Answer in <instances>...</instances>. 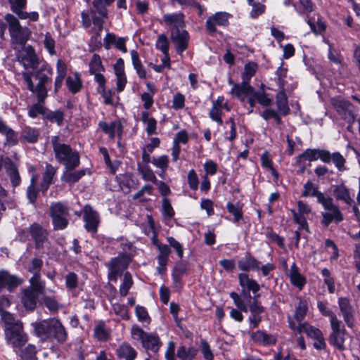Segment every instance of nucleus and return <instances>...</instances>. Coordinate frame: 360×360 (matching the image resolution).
I'll return each instance as SVG.
<instances>
[{
	"label": "nucleus",
	"mask_w": 360,
	"mask_h": 360,
	"mask_svg": "<svg viewBox=\"0 0 360 360\" xmlns=\"http://www.w3.org/2000/svg\"><path fill=\"white\" fill-rule=\"evenodd\" d=\"M1 319L4 323V335L6 344L15 351L25 347L28 335L24 330L22 321L8 311H3Z\"/></svg>",
	"instance_id": "1"
},
{
	"label": "nucleus",
	"mask_w": 360,
	"mask_h": 360,
	"mask_svg": "<svg viewBox=\"0 0 360 360\" xmlns=\"http://www.w3.org/2000/svg\"><path fill=\"white\" fill-rule=\"evenodd\" d=\"M115 0H94L92 7L88 11H82L81 13L82 23L84 27H89L93 23V30L97 33L103 28V24L108 18L107 6H110Z\"/></svg>",
	"instance_id": "2"
},
{
	"label": "nucleus",
	"mask_w": 360,
	"mask_h": 360,
	"mask_svg": "<svg viewBox=\"0 0 360 360\" xmlns=\"http://www.w3.org/2000/svg\"><path fill=\"white\" fill-rule=\"evenodd\" d=\"M34 334L43 340L54 338L59 342H65L67 333L61 323L56 319H49L32 323Z\"/></svg>",
	"instance_id": "3"
},
{
	"label": "nucleus",
	"mask_w": 360,
	"mask_h": 360,
	"mask_svg": "<svg viewBox=\"0 0 360 360\" xmlns=\"http://www.w3.org/2000/svg\"><path fill=\"white\" fill-rule=\"evenodd\" d=\"M56 160L65 165L66 169H74L79 166V155L71 147L60 141V137L53 136L51 139Z\"/></svg>",
	"instance_id": "4"
},
{
	"label": "nucleus",
	"mask_w": 360,
	"mask_h": 360,
	"mask_svg": "<svg viewBox=\"0 0 360 360\" xmlns=\"http://www.w3.org/2000/svg\"><path fill=\"white\" fill-rule=\"evenodd\" d=\"M4 18L8 24L13 48L15 50H20L25 47L31 37V30L27 27L22 26L18 19L13 14L7 13Z\"/></svg>",
	"instance_id": "5"
},
{
	"label": "nucleus",
	"mask_w": 360,
	"mask_h": 360,
	"mask_svg": "<svg viewBox=\"0 0 360 360\" xmlns=\"http://www.w3.org/2000/svg\"><path fill=\"white\" fill-rule=\"evenodd\" d=\"M130 333L131 338L134 340L140 341L143 347L147 350L157 352L162 345L157 334L146 333L136 324L131 326Z\"/></svg>",
	"instance_id": "6"
},
{
	"label": "nucleus",
	"mask_w": 360,
	"mask_h": 360,
	"mask_svg": "<svg viewBox=\"0 0 360 360\" xmlns=\"http://www.w3.org/2000/svg\"><path fill=\"white\" fill-rule=\"evenodd\" d=\"M131 260V255L128 253L120 254L117 257L112 258L108 264V279L116 282L117 278L122 276L124 271L128 267Z\"/></svg>",
	"instance_id": "7"
},
{
	"label": "nucleus",
	"mask_w": 360,
	"mask_h": 360,
	"mask_svg": "<svg viewBox=\"0 0 360 360\" xmlns=\"http://www.w3.org/2000/svg\"><path fill=\"white\" fill-rule=\"evenodd\" d=\"M53 69L48 65L44 64L36 73V79L38 82L36 86V94L37 101L44 102L47 97L46 84L51 80Z\"/></svg>",
	"instance_id": "8"
},
{
	"label": "nucleus",
	"mask_w": 360,
	"mask_h": 360,
	"mask_svg": "<svg viewBox=\"0 0 360 360\" xmlns=\"http://www.w3.org/2000/svg\"><path fill=\"white\" fill-rule=\"evenodd\" d=\"M49 210L54 229H65L68 224V208L61 202H54L50 205Z\"/></svg>",
	"instance_id": "9"
},
{
	"label": "nucleus",
	"mask_w": 360,
	"mask_h": 360,
	"mask_svg": "<svg viewBox=\"0 0 360 360\" xmlns=\"http://www.w3.org/2000/svg\"><path fill=\"white\" fill-rule=\"evenodd\" d=\"M321 205L326 210L321 212L323 217L321 223L325 227H328L333 221L339 223L343 220V216L339 207L334 204L333 198L330 196Z\"/></svg>",
	"instance_id": "10"
},
{
	"label": "nucleus",
	"mask_w": 360,
	"mask_h": 360,
	"mask_svg": "<svg viewBox=\"0 0 360 360\" xmlns=\"http://www.w3.org/2000/svg\"><path fill=\"white\" fill-rule=\"evenodd\" d=\"M332 333L329 337V342L340 350L345 349L346 330L342 321L339 319H333L330 323Z\"/></svg>",
	"instance_id": "11"
},
{
	"label": "nucleus",
	"mask_w": 360,
	"mask_h": 360,
	"mask_svg": "<svg viewBox=\"0 0 360 360\" xmlns=\"http://www.w3.org/2000/svg\"><path fill=\"white\" fill-rule=\"evenodd\" d=\"M294 221L299 225V229H304L309 232V224L307 217L311 212V207L302 200L297 202V211L291 210Z\"/></svg>",
	"instance_id": "12"
},
{
	"label": "nucleus",
	"mask_w": 360,
	"mask_h": 360,
	"mask_svg": "<svg viewBox=\"0 0 360 360\" xmlns=\"http://www.w3.org/2000/svg\"><path fill=\"white\" fill-rule=\"evenodd\" d=\"M331 103L338 115L348 123H353L354 117L352 105L344 99L337 97L331 100Z\"/></svg>",
	"instance_id": "13"
},
{
	"label": "nucleus",
	"mask_w": 360,
	"mask_h": 360,
	"mask_svg": "<svg viewBox=\"0 0 360 360\" xmlns=\"http://www.w3.org/2000/svg\"><path fill=\"white\" fill-rule=\"evenodd\" d=\"M83 219L85 222L84 227L88 232L95 233L97 231L100 223V217L98 212L91 206L86 205L83 208Z\"/></svg>",
	"instance_id": "14"
},
{
	"label": "nucleus",
	"mask_w": 360,
	"mask_h": 360,
	"mask_svg": "<svg viewBox=\"0 0 360 360\" xmlns=\"http://www.w3.org/2000/svg\"><path fill=\"white\" fill-rule=\"evenodd\" d=\"M288 324L290 329L300 333H304L312 339L320 338L323 335L322 332L317 328H315L307 323H296L293 319L288 318Z\"/></svg>",
	"instance_id": "15"
},
{
	"label": "nucleus",
	"mask_w": 360,
	"mask_h": 360,
	"mask_svg": "<svg viewBox=\"0 0 360 360\" xmlns=\"http://www.w3.org/2000/svg\"><path fill=\"white\" fill-rule=\"evenodd\" d=\"M288 324L290 329L300 333H304L312 339L320 338L323 335L322 332L317 328H315L307 323H296L293 319L288 318Z\"/></svg>",
	"instance_id": "16"
},
{
	"label": "nucleus",
	"mask_w": 360,
	"mask_h": 360,
	"mask_svg": "<svg viewBox=\"0 0 360 360\" xmlns=\"http://www.w3.org/2000/svg\"><path fill=\"white\" fill-rule=\"evenodd\" d=\"M171 39L178 53H182L188 48L189 35L184 28L172 30Z\"/></svg>",
	"instance_id": "17"
},
{
	"label": "nucleus",
	"mask_w": 360,
	"mask_h": 360,
	"mask_svg": "<svg viewBox=\"0 0 360 360\" xmlns=\"http://www.w3.org/2000/svg\"><path fill=\"white\" fill-rule=\"evenodd\" d=\"M22 53L18 56V61L25 69L35 68L38 65V58L34 49L31 46L22 48Z\"/></svg>",
	"instance_id": "18"
},
{
	"label": "nucleus",
	"mask_w": 360,
	"mask_h": 360,
	"mask_svg": "<svg viewBox=\"0 0 360 360\" xmlns=\"http://www.w3.org/2000/svg\"><path fill=\"white\" fill-rule=\"evenodd\" d=\"M230 15L226 12H217L209 17L205 22L207 32L214 33L217 32V26H226L229 24Z\"/></svg>",
	"instance_id": "19"
},
{
	"label": "nucleus",
	"mask_w": 360,
	"mask_h": 360,
	"mask_svg": "<svg viewBox=\"0 0 360 360\" xmlns=\"http://www.w3.org/2000/svg\"><path fill=\"white\" fill-rule=\"evenodd\" d=\"M100 129L108 136L109 139L113 140L117 135L121 139L123 133V126L120 121H112L108 123L105 121L98 122Z\"/></svg>",
	"instance_id": "20"
},
{
	"label": "nucleus",
	"mask_w": 360,
	"mask_h": 360,
	"mask_svg": "<svg viewBox=\"0 0 360 360\" xmlns=\"http://www.w3.org/2000/svg\"><path fill=\"white\" fill-rule=\"evenodd\" d=\"M338 305L345 323L348 327L352 328L354 322V309L350 300L347 297H340Z\"/></svg>",
	"instance_id": "21"
},
{
	"label": "nucleus",
	"mask_w": 360,
	"mask_h": 360,
	"mask_svg": "<svg viewBox=\"0 0 360 360\" xmlns=\"http://www.w3.org/2000/svg\"><path fill=\"white\" fill-rule=\"evenodd\" d=\"M21 283L20 278L10 274L6 271H0V292L4 288L11 292Z\"/></svg>",
	"instance_id": "22"
},
{
	"label": "nucleus",
	"mask_w": 360,
	"mask_h": 360,
	"mask_svg": "<svg viewBox=\"0 0 360 360\" xmlns=\"http://www.w3.org/2000/svg\"><path fill=\"white\" fill-rule=\"evenodd\" d=\"M326 150L324 149H307L297 157V163L301 164L303 160L309 162L316 161L320 159L322 162L327 161Z\"/></svg>",
	"instance_id": "23"
},
{
	"label": "nucleus",
	"mask_w": 360,
	"mask_h": 360,
	"mask_svg": "<svg viewBox=\"0 0 360 360\" xmlns=\"http://www.w3.org/2000/svg\"><path fill=\"white\" fill-rule=\"evenodd\" d=\"M4 169L10 178L12 186L13 187L19 186L21 182V178L18 167L8 158L4 159Z\"/></svg>",
	"instance_id": "24"
},
{
	"label": "nucleus",
	"mask_w": 360,
	"mask_h": 360,
	"mask_svg": "<svg viewBox=\"0 0 360 360\" xmlns=\"http://www.w3.org/2000/svg\"><path fill=\"white\" fill-rule=\"evenodd\" d=\"M253 91V88L250 86L249 82H243V80L240 84H233L231 90V94L242 101H244L246 97L252 94Z\"/></svg>",
	"instance_id": "25"
},
{
	"label": "nucleus",
	"mask_w": 360,
	"mask_h": 360,
	"mask_svg": "<svg viewBox=\"0 0 360 360\" xmlns=\"http://www.w3.org/2000/svg\"><path fill=\"white\" fill-rule=\"evenodd\" d=\"M249 309L250 311L249 321L250 324L252 325L253 328H256L262 321L260 314L264 311V307L259 304L257 298H255L252 302L250 304Z\"/></svg>",
	"instance_id": "26"
},
{
	"label": "nucleus",
	"mask_w": 360,
	"mask_h": 360,
	"mask_svg": "<svg viewBox=\"0 0 360 360\" xmlns=\"http://www.w3.org/2000/svg\"><path fill=\"white\" fill-rule=\"evenodd\" d=\"M302 195L303 197H316L317 202L320 204L323 203L329 196L325 195L322 192L319 191L318 187L315 186L312 182L307 181L303 188Z\"/></svg>",
	"instance_id": "27"
},
{
	"label": "nucleus",
	"mask_w": 360,
	"mask_h": 360,
	"mask_svg": "<svg viewBox=\"0 0 360 360\" xmlns=\"http://www.w3.org/2000/svg\"><path fill=\"white\" fill-rule=\"evenodd\" d=\"M239 284L244 290L248 291H252L253 294L256 295L260 290V286L258 283L250 278L249 275L247 274L241 273L238 275ZM258 295H255V298L258 297Z\"/></svg>",
	"instance_id": "28"
},
{
	"label": "nucleus",
	"mask_w": 360,
	"mask_h": 360,
	"mask_svg": "<svg viewBox=\"0 0 360 360\" xmlns=\"http://www.w3.org/2000/svg\"><path fill=\"white\" fill-rule=\"evenodd\" d=\"M162 19L172 30L183 29L185 25L184 15L182 13H167L163 15Z\"/></svg>",
	"instance_id": "29"
},
{
	"label": "nucleus",
	"mask_w": 360,
	"mask_h": 360,
	"mask_svg": "<svg viewBox=\"0 0 360 360\" xmlns=\"http://www.w3.org/2000/svg\"><path fill=\"white\" fill-rule=\"evenodd\" d=\"M260 262L249 253L238 262V267L242 271H255L259 269Z\"/></svg>",
	"instance_id": "30"
},
{
	"label": "nucleus",
	"mask_w": 360,
	"mask_h": 360,
	"mask_svg": "<svg viewBox=\"0 0 360 360\" xmlns=\"http://www.w3.org/2000/svg\"><path fill=\"white\" fill-rule=\"evenodd\" d=\"M30 232L36 243V247L37 248H40L47 240L48 234L46 231L37 224L31 225Z\"/></svg>",
	"instance_id": "31"
},
{
	"label": "nucleus",
	"mask_w": 360,
	"mask_h": 360,
	"mask_svg": "<svg viewBox=\"0 0 360 360\" xmlns=\"http://www.w3.org/2000/svg\"><path fill=\"white\" fill-rule=\"evenodd\" d=\"M252 339L255 342L264 346L274 345L276 342V337L275 335L269 334L264 330H257L253 333L252 334Z\"/></svg>",
	"instance_id": "32"
},
{
	"label": "nucleus",
	"mask_w": 360,
	"mask_h": 360,
	"mask_svg": "<svg viewBox=\"0 0 360 360\" xmlns=\"http://www.w3.org/2000/svg\"><path fill=\"white\" fill-rule=\"evenodd\" d=\"M333 194L336 200L343 201L347 205H351L353 202L349 189L343 184L334 186Z\"/></svg>",
	"instance_id": "33"
},
{
	"label": "nucleus",
	"mask_w": 360,
	"mask_h": 360,
	"mask_svg": "<svg viewBox=\"0 0 360 360\" xmlns=\"http://www.w3.org/2000/svg\"><path fill=\"white\" fill-rule=\"evenodd\" d=\"M291 283L302 289L306 283L305 278L299 272L298 268L295 263H292L288 274Z\"/></svg>",
	"instance_id": "34"
},
{
	"label": "nucleus",
	"mask_w": 360,
	"mask_h": 360,
	"mask_svg": "<svg viewBox=\"0 0 360 360\" xmlns=\"http://www.w3.org/2000/svg\"><path fill=\"white\" fill-rule=\"evenodd\" d=\"M38 294L33 292L30 288L24 289L22 292V302L24 307L32 310L36 307Z\"/></svg>",
	"instance_id": "35"
},
{
	"label": "nucleus",
	"mask_w": 360,
	"mask_h": 360,
	"mask_svg": "<svg viewBox=\"0 0 360 360\" xmlns=\"http://www.w3.org/2000/svg\"><path fill=\"white\" fill-rule=\"evenodd\" d=\"M116 353L119 358L125 360H134L137 355L136 351L129 343L126 342L119 346Z\"/></svg>",
	"instance_id": "36"
},
{
	"label": "nucleus",
	"mask_w": 360,
	"mask_h": 360,
	"mask_svg": "<svg viewBox=\"0 0 360 360\" xmlns=\"http://www.w3.org/2000/svg\"><path fill=\"white\" fill-rule=\"evenodd\" d=\"M0 133L6 136V143L8 146H14L18 143L17 133L8 127L1 119H0Z\"/></svg>",
	"instance_id": "37"
},
{
	"label": "nucleus",
	"mask_w": 360,
	"mask_h": 360,
	"mask_svg": "<svg viewBox=\"0 0 360 360\" xmlns=\"http://www.w3.org/2000/svg\"><path fill=\"white\" fill-rule=\"evenodd\" d=\"M326 153L327 155H326L327 156L328 160L323 161V162L330 163V162H333L336 168L340 172H343L347 169L345 165L346 160L339 152L330 153L328 150H326Z\"/></svg>",
	"instance_id": "38"
},
{
	"label": "nucleus",
	"mask_w": 360,
	"mask_h": 360,
	"mask_svg": "<svg viewBox=\"0 0 360 360\" xmlns=\"http://www.w3.org/2000/svg\"><path fill=\"white\" fill-rule=\"evenodd\" d=\"M22 360H37L36 357L37 349L34 345L28 344L25 347L13 351Z\"/></svg>",
	"instance_id": "39"
},
{
	"label": "nucleus",
	"mask_w": 360,
	"mask_h": 360,
	"mask_svg": "<svg viewBox=\"0 0 360 360\" xmlns=\"http://www.w3.org/2000/svg\"><path fill=\"white\" fill-rule=\"evenodd\" d=\"M122 65V59L120 58L115 67V74L117 76V89L118 91H123L127 84V79L124 73Z\"/></svg>",
	"instance_id": "40"
},
{
	"label": "nucleus",
	"mask_w": 360,
	"mask_h": 360,
	"mask_svg": "<svg viewBox=\"0 0 360 360\" xmlns=\"http://www.w3.org/2000/svg\"><path fill=\"white\" fill-rule=\"evenodd\" d=\"M276 106L279 114L281 115H286L290 112L288 98L283 91H279L276 95Z\"/></svg>",
	"instance_id": "41"
},
{
	"label": "nucleus",
	"mask_w": 360,
	"mask_h": 360,
	"mask_svg": "<svg viewBox=\"0 0 360 360\" xmlns=\"http://www.w3.org/2000/svg\"><path fill=\"white\" fill-rule=\"evenodd\" d=\"M85 175V170L73 171V169H66L63 173L61 179L70 184L78 181L83 176Z\"/></svg>",
	"instance_id": "42"
},
{
	"label": "nucleus",
	"mask_w": 360,
	"mask_h": 360,
	"mask_svg": "<svg viewBox=\"0 0 360 360\" xmlns=\"http://www.w3.org/2000/svg\"><path fill=\"white\" fill-rule=\"evenodd\" d=\"M133 283L134 282L131 274L128 271L124 273L122 282L119 287V293L121 297H124L128 294Z\"/></svg>",
	"instance_id": "43"
},
{
	"label": "nucleus",
	"mask_w": 360,
	"mask_h": 360,
	"mask_svg": "<svg viewBox=\"0 0 360 360\" xmlns=\"http://www.w3.org/2000/svg\"><path fill=\"white\" fill-rule=\"evenodd\" d=\"M66 85L69 91L72 94H76L80 91L82 88V81L77 73H75L72 76H69L66 79Z\"/></svg>",
	"instance_id": "44"
},
{
	"label": "nucleus",
	"mask_w": 360,
	"mask_h": 360,
	"mask_svg": "<svg viewBox=\"0 0 360 360\" xmlns=\"http://www.w3.org/2000/svg\"><path fill=\"white\" fill-rule=\"evenodd\" d=\"M198 350L193 347L186 348L185 346L179 347L176 356L181 360H192L197 354Z\"/></svg>",
	"instance_id": "45"
},
{
	"label": "nucleus",
	"mask_w": 360,
	"mask_h": 360,
	"mask_svg": "<svg viewBox=\"0 0 360 360\" xmlns=\"http://www.w3.org/2000/svg\"><path fill=\"white\" fill-rule=\"evenodd\" d=\"M31 290L38 295L45 293V283L41 281L39 276H32L30 279Z\"/></svg>",
	"instance_id": "46"
},
{
	"label": "nucleus",
	"mask_w": 360,
	"mask_h": 360,
	"mask_svg": "<svg viewBox=\"0 0 360 360\" xmlns=\"http://www.w3.org/2000/svg\"><path fill=\"white\" fill-rule=\"evenodd\" d=\"M308 310V304L306 300H300L298 306L296 307L295 312V321L296 323H302L301 321L305 317Z\"/></svg>",
	"instance_id": "47"
},
{
	"label": "nucleus",
	"mask_w": 360,
	"mask_h": 360,
	"mask_svg": "<svg viewBox=\"0 0 360 360\" xmlns=\"http://www.w3.org/2000/svg\"><path fill=\"white\" fill-rule=\"evenodd\" d=\"M138 171L145 181L153 183H155L157 181L154 172L148 165L138 164Z\"/></svg>",
	"instance_id": "48"
},
{
	"label": "nucleus",
	"mask_w": 360,
	"mask_h": 360,
	"mask_svg": "<svg viewBox=\"0 0 360 360\" xmlns=\"http://www.w3.org/2000/svg\"><path fill=\"white\" fill-rule=\"evenodd\" d=\"M39 136V131L30 127H25L22 132V138L29 143H36Z\"/></svg>",
	"instance_id": "49"
},
{
	"label": "nucleus",
	"mask_w": 360,
	"mask_h": 360,
	"mask_svg": "<svg viewBox=\"0 0 360 360\" xmlns=\"http://www.w3.org/2000/svg\"><path fill=\"white\" fill-rule=\"evenodd\" d=\"M42 103L43 102H39L38 101V103H34L28 108V115L31 118L34 119L40 115L45 117L46 108Z\"/></svg>",
	"instance_id": "50"
},
{
	"label": "nucleus",
	"mask_w": 360,
	"mask_h": 360,
	"mask_svg": "<svg viewBox=\"0 0 360 360\" xmlns=\"http://www.w3.org/2000/svg\"><path fill=\"white\" fill-rule=\"evenodd\" d=\"M110 330L108 329L103 323H98L94 328V335L100 341H105L108 339Z\"/></svg>",
	"instance_id": "51"
},
{
	"label": "nucleus",
	"mask_w": 360,
	"mask_h": 360,
	"mask_svg": "<svg viewBox=\"0 0 360 360\" xmlns=\"http://www.w3.org/2000/svg\"><path fill=\"white\" fill-rule=\"evenodd\" d=\"M54 174L55 170L53 167L51 165H48L46 166V171L44 174L43 182L41 184V189L43 190V191H46L48 189L49 185L52 181V179L54 176Z\"/></svg>",
	"instance_id": "52"
},
{
	"label": "nucleus",
	"mask_w": 360,
	"mask_h": 360,
	"mask_svg": "<svg viewBox=\"0 0 360 360\" xmlns=\"http://www.w3.org/2000/svg\"><path fill=\"white\" fill-rule=\"evenodd\" d=\"M104 68L101 63V57L97 54H94L89 62V71L91 74L101 72Z\"/></svg>",
	"instance_id": "53"
},
{
	"label": "nucleus",
	"mask_w": 360,
	"mask_h": 360,
	"mask_svg": "<svg viewBox=\"0 0 360 360\" xmlns=\"http://www.w3.org/2000/svg\"><path fill=\"white\" fill-rule=\"evenodd\" d=\"M257 65L255 63L250 62L245 65L244 72L242 75L243 82H249L251 77L255 74Z\"/></svg>",
	"instance_id": "54"
},
{
	"label": "nucleus",
	"mask_w": 360,
	"mask_h": 360,
	"mask_svg": "<svg viewBox=\"0 0 360 360\" xmlns=\"http://www.w3.org/2000/svg\"><path fill=\"white\" fill-rule=\"evenodd\" d=\"M37 181V176L33 175L31 178L30 185L27 189V197L31 203H34L37 198V191L35 188V184Z\"/></svg>",
	"instance_id": "55"
},
{
	"label": "nucleus",
	"mask_w": 360,
	"mask_h": 360,
	"mask_svg": "<svg viewBox=\"0 0 360 360\" xmlns=\"http://www.w3.org/2000/svg\"><path fill=\"white\" fill-rule=\"evenodd\" d=\"M8 1L10 4L11 10L18 16L24 11L27 5V0H8Z\"/></svg>",
	"instance_id": "56"
},
{
	"label": "nucleus",
	"mask_w": 360,
	"mask_h": 360,
	"mask_svg": "<svg viewBox=\"0 0 360 360\" xmlns=\"http://www.w3.org/2000/svg\"><path fill=\"white\" fill-rule=\"evenodd\" d=\"M45 118L51 122H56L58 126H61L64 119V114L60 110L50 111L46 113Z\"/></svg>",
	"instance_id": "57"
},
{
	"label": "nucleus",
	"mask_w": 360,
	"mask_h": 360,
	"mask_svg": "<svg viewBox=\"0 0 360 360\" xmlns=\"http://www.w3.org/2000/svg\"><path fill=\"white\" fill-rule=\"evenodd\" d=\"M317 307L322 315L330 318V323L333 321V319H338L337 316L328 307L327 303L319 301L317 302Z\"/></svg>",
	"instance_id": "58"
},
{
	"label": "nucleus",
	"mask_w": 360,
	"mask_h": 360,
	"mask_svg": "<svg viewBox=\"0 0 360 360\" xmlns=\"http://www.w3.org/2000/svg\"><path fill=\"white\" fill-rule=\"evenodd\" d=\"M151 162L156 167L161 169V170H162V172L165 173L168 167L169 157L167 155H164L158 158H153Z\"/></svg>",
	"instance_id": "59"
},
{
	"label": "nucleus",
	"mask_w": 360,
	"mask_h": 360,
	"mask_svg": "<svg viewBox=\"0 0 360 360\" xmlns=\"http://www.w3.org/2000/svg\"><path fill=\"white\" fill-rule=\"evenodd\" d=\"M321 274L323 277L324 283L327 285L328 289L330 293L335 292V283L334 280L330 276V272L327 268H324L321 270Z\"/></svg>",
	"instance_id": "60"
},
{
	"label": "nucleus",
	"mask_w": 360,
	"mask_h": 360,
	"mask_svg": "<svg viewBox=\"0 0 360 360\" xmlns=\"http://www.w3.org/2000/svg\"><path fill=\"white\" fill-rule=\"evenodd\" d=\"M162 214L167 219H171L174 215V211L168 198H164L162 199Z\"/></svg>",
	"instance_id": "61"
},
{
	"label": "nucleus",
	"mask_w": 360,
	"mask_h": 360,
	"mask_svg": "<svg viewBox=\"0 0 360 360\" xmlns=\"http://www.w3.org/2000/svg\"><path fill=\"white\" fill-rule=\"evenodd\" d=\"M261 162L263 167L265 169L269 170L272 175H274L275 177H278V173L276 171V169L273 167L272 162L269 159V153L267 152H264L261 155Z\"/></svg>",
	"instance_id": "62"
},
{
	"label": "nucleus",
	"mask_w": 360,
	"mask_h": 360,
	"mask_svg": "<svg viewBox=\"0 0 360 360\" xmlns=\"http://www.w3.org/2000/svg\"><path fill=\"white\" fill-rule=\"evenodd\" d=\"M135 314L139 321L147 323H150V318L145 307L139 305L136 306L135 309Z\"/></svg>",
	"instance_id": "63"
},
{
	"label": "nucleus",
	"mask_w": 360,
	"mask_h": 360,
	"mask_svg": "<svg viewBox=\"0 0 360 360\" xmlns=\"http://www.w3.org/2000/svg\"><path fill=\"white\" fill-rule=\"evenodd\" d=\"M43 43H44V46L45 49L48 51V52L51 55L56 54V50H55L56 42L49 32H46L45 34Z\"/></svg>",
	"instance_id": "64"
}]
</instances>
